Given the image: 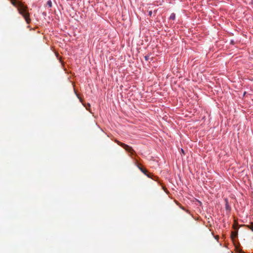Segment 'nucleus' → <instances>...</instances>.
<instances>
[{
    "instance_id": "nucleus-1",
    "label": "nucleus",
    "mask_w": 253,
    "mask_h": 253,
    "mask_svg": "<svg viewBox=\"0 0 253 253\" xmlns=\"http://www.w3.org/2000/svg\"><path fill=\"white\" fill-rule=\"evenodd\" d=\"M17 9L19 13L25 18L26 23L29 24L31 22V19L30 18V13L27 10L28 7L22 3H19Z\"/></svg>"
},
{
    "instance_id": "nucleus-2",
    "label": "nucleus",
    "mask_w": 253,
    "mask_h": 253,
    "mask_svg": "<svg viewBox=\"0 0 253 253\" xmlns=\"http://www.w3.org/2000/svg\"><path fill=\"white\" fill-rule=\"evenodd\" d=\"M115 142L120 146H122L124 149H125L128 152L131 153V154H134L135 152V151L133 149V148L129 146L128 145H126L124 143H122L117 140H115Z\"/></svg>"
},
{
    "instance_id": "nucleus-3",
    "label": "nucleus",
    "mask_w": 253,
    "mask_h": 253,
    "mask_svg": "<svg viewBox=\"0 0 253 253\" xmlns=\"http://www.w3.org/2000/svg\"><path fill=\"white\" fill-rule=\"evenodd\" d=\"M11 2L14 6L17 7V8L18 7V3H21L17 0H11Z\"/></svg>"
},
{
    "instance_id": "nucleus-4",
    "label": "nucleus",
    "mask_w": 253,
    "mask_h": 253,
    "mask_svg": "<svg viewBox=\"0 0 253 253\" xmlns=\"http://www.w3.org/2000/svg\"><path fill=\"white\" fill-rule=\"evenodd\" d=\"M140 170H141V171H142L144 174H146L148 177H150L149 175H148V174H147L148 171H147V170L146 169H143V168H142V169H140Z\"/></svg>"
},
{
    "instance_id": "nucleus-5",
    "label": "nucleus",
    "mask_w": 253,
    "mask_h": 253,
    "mask_svg": "<svg viewBox=\"0 0 253 253\" xmlns=\"http://www.w3.org/2000/svg\"><path fill=\"white\" fill-rule=\"evenodd\" d=\"M225 202H226V204H225V209L227 211H229L230 210V208L228 205V201L227 200V199H225Z\"/></svg>"
},
{
    "instance_id": "nucleus-6",
    "label": "nucleus",
    "mask_w": 253,
    "mask_h": 253,
    "mask_svg": "<svg viewBox=\"0 0 253 253\" xmlns=\"http://www.w3.org/2000/svg\"><path fill=\"white\" fill-rule=\"evenodd\" d=\"M231 235H232V238H236L237 236V231L232 232Z\"/></svg>"
},
{
    "instance_id": "nucleus-7",
    "label": "nucleus",
    "mask_w": 253,
    "mask_h": 253,
    "mask_svg": "<svg viewBox=\"0 0 253 253\" xmlns=\"http://www.w3.org/2000/svg\"><path fill=\"white\" fill-rule=\"evenodd\" d=\"M175 15L174 13H171L169 18L172 20H174L175 19Z\"/></svg>"
},
{
    "instance_id": "nucleus-8",
    "label": "nucleus",
    "mask_w": 253,
    "mask_h": 253,
    "mask_svg": "<svg viewBox=\"0 0 253 253\" xmlns=\"http://www.w3.org/2000/svg\"><path fill=\"white\" fill-rule=\"evenodd\" d=\"M144 58L146 61H148L149 59V55H146L144 56Z\"/></svg>"
},
{
    "instance_id": "nucleus-9",
    "label": "nucleus",
    "mask_w": 253,
    "mask_h": 253,
    "mask_svg": "<svg viewBox=\"0 0 253 253\" xmlns=\"http://www.w3.org/2000/svg\"><path fill=\"white\" fill-rule=\"evenodd\" d=\"M250 229L253 231V223H252L250 227Z\"/></svg>"
},
{
    "instance_id": "nucleus-10",
    "label": "nucleus",
    "mask_w": 253,
    "mask_h": 253,
    "mask_svg": "<svg viewBox=\"0 0 253 253\" xmlns=\"http://www.w3.org/2000/svg\"><path fill=\"white\" fill-rule=\"evenodd\" d=\"M137 166L138 167V168L140 170V169H142V167H141L140 165V164H137Z\"/></svg>"
},
{
    "instance_id": "nucleus-11",
    "label": "nucleus",
    "mask_w": 253,
    "mask_h": 253,
    "mask_svg": "<svg viewBox=\"0 0 253 253\" xmlns=\"http://www.w3.org/2000/svg\"><path fill=\"white\" fill-rule=\"evenodd\" d=\"M90 104H88V103L87 104V106H85V108H86V109L87 110H88V108H87V107H90Z\"/></svg>"
},
{
    "instance_id": "nucleus-12",
    "label": "nucleus",
    "mask_w": 253,
    "mask_h": 253,
    "mask_svg": "<svg viewBox=\"0 0 253 253\" xmlns=\"http://www.w3.org/2000/svg\"><path fill=\"white\" fill-rule=\"evenodd\" d=\"M152 11H150L149 12V15L151 16L152 15Z\"/></svg>"
},
{
    "instance_id": "nucleus-13",
    "label": "nucleus",
    "mask_w": 253,
    "mask_h": 253,
    "mask_svg": "<svg viewBox=\"0 0 253 253\" xmlns=\"http://www.w3.org/2000/svg\"><path fill=\"white\" fill-rule=\"evenodd\" d=\"M47 3L50 5V6H51V1H48Z\"/></svg>"
}]
</instances>
